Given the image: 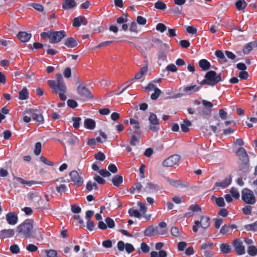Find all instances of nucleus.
Returning <instances> with one entry per match:
<instances>
[{"mask_svg":"<svg viewBox=\"0 0 257 257\" xmlns=\"http://www.w3.org/2000/svg\"><path fill=\"white\" fill-rule=\"evenodd\" d=\"M48 84L53 92L59 94L61 100L64 101L67 99L65 94L66 92V86L61 74H56L55 80H48Z\"/></svg>","mask_w":257,"mask_h":257,"instance_id":"nucleus-1","label":"nucleus"},{"mask_svg":"<svg viewBox=\"0 0 257 257\" xmlns=\"http://www.w3.org/2000/svg\"><path fill=\"white\" fill-rule=\"evenodd\" d=\"M24 116L23 120L28 123L31 120L32 117L33 119L39 122H43L44 118L41 110L37 109L28 108L24 112Z\"/></svg>","mask_w":257,"mask_h":257,"instance_id":"nucleus-2","label":"nucleus"},{"mask_svg":"<svg viewBox=\"0 0 257 257\" xmlns=\"http://www.w3.org/2000/svg\"><path fill=\"white\" fill-rule=\"evenodd\" d=\"M33 220H25L22 224L17 226V231L26 238H29L33 233Z\"/></svg>","mask_w":257,"mask_h":257,"instance_id":"nucleus-3","label":"nucleus"},{"mask_svg":"<svg viewBox=\"0 0 257 257\" xmlns=\"http://www.w3.org/2000/svg\"><path fill=\"white\" fill-rule=\"evenodd\" d=\"M204 77L207 79L209 85L212 86L222 81L221 73H220L217 75L216 73L213 70H210L207 72Z\"/></svg>","mask_w":257,"mask_h":257,"instance_id":"nucleus-4","label":"nucleus"},{"mask_svg":"<svg viewBox=\"0 0 257 257\" xmlns=\"http://www.w3.org/2000/svg\"><path fill=\"white\" fill-rule=\"evenodd\" d=\"M61 138L62 140L58 139L57 141L60 142L65 148H66V146L63 140L66 141L68 144L71 146L74 145L78 141L77 137L69 132L63 133L61 135Z\"/></svg>","mask_w":257,"mask_h":257,"instance_id":"nucleus-5","label":"nucleus"},{"mask_svg":"<svg viewBox=\"0 0 257 257\" xmlns=\"http://www.w3.org/2000/svg\"><path fill=\"white\" fill-rule=\"evenodd\" d=\"M150 125L149 130L154 133H157L160 129L159 119L157 118L156 114L151 113L149 117Z\"/></svg>","mask_w":257,"mask_h":257,"instance_id":"nucleus-6","label":"nucleus"},{"mask_svg":"<svg viewBox=\"0 0 257 257\" xmlns=\"http://www.w3.org/2000/svg\"><path fill=\"white\" fill-rule=\"evenodd\" d=\"M241 198L242 200L248 204H254L256 201L252 191L248 189H244L242 191Z\"/></svg>","mask_w":257,"mask_h":257,"instance_id":"nucleus-7","label":"nucleus"},{"mask_svg":"<svg viewBox=\"0 0 257 257\" xmlns=\"http://www.w3.org/2000/svg\"><path fill=\"white\" fill-rule=\"evenodd\" d=\"M50 34V42L51 44L59 43L66 36V32L63 30L60 31H51V33Z\"/></svg>","mask_w":257,"mask_h":257,"instance_id":"nucleus-8","label":"nucleus"},{"mask_svg":"<svg viewBox=\"0 0 257 257\" xmlns=\"http://www.w3.org/2000/svg\"><path fill=\"white\" fill-rule=\"evenodd\" d=\"M78 93L84 99H91L93 95L90 90L85 87L84 84H80L77 87Z\"/></svg>","mask_w":257,"mask_h":257,"instance_id":"nucleus-9","label":"nucleus"},{"mask_svg":"<svg viewBox=\"0 0 257 257\" xmlns=\"http://www.w3.org/2000/svg\"><path fill=\"white\" fill-rule=\"evenodd\" d=\"M180 160V156L178 155H173L168 157L163 162L164 167H170L175 165Z\"/></svg>","mask_w":257,"mask_h":257,"instance_id":"nucleus-10","label":"nucleus"},{"mask_svg":"<svg viewBox=\"0 0 257 257\" xmlns=\"http://www.w3.org/2000/svg\"><path fill=\"white\" fill-rule=\"evenodd\" d=\"M27 197L29 200H31L35 204L40 205L41 201L42 200V197L40 195L39 193L36 191H31L28 193Z\"/></svg>","mask_w":257,"mask_h":257,"instance_id":"nucleus-11","label":"nucleus"},{"mask_svg":"<svg viewBox=\"0 0 257 257\" xmlns=\"http://www.w3.org/2000/svg\"><path fill=\"white\" fill-rule=\"evenodd\" d=\"M236 155L239 158L240 163H249V157L245 150L240 147L236 152Z\"/></svg>","mask_w":257,"mask_h":257,"instance_id":"nucleus-12","label":"nucleus"},{"mask_svg":"<svg viewBox=\"0 0 257 257\" xmlns=\"http://www.w3.org/2000/svg\"><path fill=\"white\" fill-rule=\"evenodd\" d=\"M71 181L74 182V184L77 186H81L83 182L82 178L80 176L78 173L76 171H72L69 173Z\"/></svg>","mask_w":257,"mask_h":257,"instance_id":"nucleus-13","label":"nucleus"},{"mask_svg":"<svg viewBox=\"0 0 257 257\" xmlns=\"http://www.w3.org/2000/svg\"><path fill=\"white\" fill-rule=\"evenodd\" d=\"M233 246L238 255H242L245 253L244 246L241 240L239 239L235 240L233 242Z\"/></svg>","mask_w":257,"mask_h":257,"instance_id":"nucleus-14","label":"nucleus"},{"mask_svg":"<svg viewBox=\"0 0 257 257\" xmlns=\"http://www.w3.org/2000/svg\"><path fill=\"white\" fill-rule=\"evenodd\" d=\"M6 219L9 224L14 225L17 223L18 217L14 212H9L6 214Z\"/></svg>","mask_w":257,"mask_h":257,"instance_id":"nucleus-15","label":"nucleus"},{"mask_svg":"<svg viewBox=\"0 0 257 257\" xmlns=\"http://www.w3.org/2000/svg\"><path fill=\"white\" fill-rule=\"evenodd\" d=\"M189 210L190 211L186 212L184 214V216L185 217L188 218L193 216L194 215V212L201 211V208L198 205L195 204L191 205L189 207Z\"/></svg>","mask_w":257,"mask_h":257,"instance_id":"nucleus-16","label":"nucleus"},{"mask_svg":"<svg viewBox=\"0 0 257 257\" xmlns=\"http://www.w3.org/2000/svg\"><path fill=\"white\" fill-rule=\"evenodd\" d=\"M159 190H160V187L158 185L150 182L148 183L144 188V191L148 193H153Z\"/></svg>","mask_w":257,"mask_h":257,"instance_id":"nucleus-17","label":"nucleus"},{"mask_svg":"<svg viewBox=\"0 0 257 257\" xmlns=\"http://www.w3.org/2000/svg\"><path fill=\"white\" fill-rule=\"evenodd\" d=\"M15 234V230L12 229H3L0 231V239H4L13 237Z\"/></svg>","mask_w":257,"mask_h":257,"instance_id":"nucleus-18","label":"nucleus"},{"mask_svg":"<svg viewBox=\"0 0 257 257\" xmlns=\"http://www.w3.org/2000/svg\"><path fill=\"white\" fill-rule=\"evenodd\" d=\"M232 178L230 176L226 177L221 182L215 183V186L220 187L222 188H225L228 187L231 183Z\"/></svg>","mask_w":257,"mask_h":257,"instance_id":"nucleus-19","label":"nucleus"},{"mask_svg":"<svg viewBox=\"0 0 257 257\" xmlns=\"http://www.w3.org/2000/svg\"><path fill=\"white\" fill-rule=\"evenodd\" d=\"M77 5L75 0H64L62 4V8L68 10L74 8Z\"/></svg>","mask_w":257,"mask_h":257,"instance_id":"nucleus-20","label":"nucleus"},{"mask_svg":"<svg viewBox=\"0 0 257 257\" xmlns=\"http://www.w3.org/2000/svg\"><path fill=\"white\" fill-rule=\"evenodd\" d=\"M82 24L83 25L87 24V21L84 17L79 16L74 19L73 23L74 27H79Z\"/></svg>","mask_w":257,"mask_h":257,"instance_id":"nucleus-21","label":"nucleus"},{"mask_svg":"<svg viewBox=\"0 0 257 257\" xmlns=\"http://www.w3.org/2000/svg\"><path fill=\"white\" fill-rule=\"evenodd\" d=\"M32 37L31 33H28L25 32H20L17 34V37L23 43L27 42Z\"/></svg>","mask_w":257,"mask_h":257,"instance_id":"nucleus-22","label":"nucleus"},{"mask_svg":"<svg viewBox=\"0 0 257 257\" xmlns=\"http://www.w3.org/2000/svg\"><path fill=\"white\" fill-rule=\"evenodd\" d=\"M236 227L235 225H224L220 230V233L223 235L226 233H231L232 230Z\"/></svg>","mask_w":257,"mask_h":257,"instance_id":"nucleus-23","label":"nucleus"},{"mask_svg":"<svg viewBox=\"0 0 257 257\" xmlns=\"http://www.w3.org/2000/svg\"><path fill=\"white\" fill-rule=\"evenodd\" d=\"M158 227H154L153 226H150L145 230V235L146 236H151L156 235L158 233Z\"/></svg>","mask_w":257,"mask_h":257,"instance_id":"nucleus-24","label":"nucleus"},{"mask_svg":"<svg viewBox=\"0 0 257 257\" xmlns=\"http://www.w3.org/2000/svg\"><path fill=\"white\" fill-rule=\"evenodd\" d=\"M64 44L68 48H74L78 45L76 39L73 37H69L66 39Z\"/></svg>","mask_w":257,"mask_h":257,"instance_id":"nucleus-25","label":"nucleus"},{"mask_svg":"<svg viewBox=\"0 0 257 257\" xmlns=\"http://www.w3.org/2000/svg\"><path fill=\"white\" fill-rule=\"evenodd\" d=\"M202 103L204 106L207 107V108L204 109L203 112L205 114H210L211 112V108L213 106V104L209 101L206 100H202Z\"/></svg>","mask_w":257,"mask_h":257,"instance_id":"nucleus-26","label":"nucleus"},{"mask_svg":"<svg viewBox=\"0 0 257 257\" xmlns=\"http://www.w3.org/2000/svg\"><path fill=\"white\" fill-rule=\"evenodd\" d=\"M199 90V87L196 85L188 86L184 88L183 91L188 95H190L194 92H197Z\"/></svg>","mask_w":257,"mask_h":257,"instance_id":"nucleus-27","label":"nucleus"},{"mask_svg":"<svg viewBox=\"0 0 257 257\" xmlns=\"http://www.w3.org/2000/svg\"><path fill=\"white\" fill-rule=\"evenodd\" d=\"M95 121L91 118H86L84 122V126L90 130H93L95 128Z\"/></svg>","mask_w":257,"mask_h":257,"instance_id":"nucleus-28","label":"nucleus"},{"mask_svg":"<svg viewBox=\"0 0 257 257\" xmlns=\"http://www.w3.org/2000/svg\"><path fill=\"white\" fill-rule=\"evenodd\" d=\"M200 226L204 229L207 228L210 224V217L208 216H203L201 218Z\"/></svg>","mask_w":257,"mask_h":257,"instance_id":"nucleus-29","label":"nucleus"},{"mask_svg":"<svg viewBox=\"0 0 257 257\" xmlns=\"http://www.w3.org/2000/svg\"><path fill=\"white\" fill-rule=\"evenodd\" d=\"M199 66L204 71L208 70L211 67L210 62L206 59L200 60L199 62Z\"/></svg>","mask_w":257,"mask_h":257,"instance_id":"nucleus-30","label":"nucleus"},{"mask_svg":"<svg viewBox=\"0 0 257 257\" xmlns=\"http://www.w3.org/2000/svg\"><path fill=\"white\" fill-rule=\"evenodd\" d=\"M123 182V178L121 175H115L112 179V182L114 186H120Z\"/></svg>","mask_w":257,"mask_h":257,"instance_id":"nucleus-31","label":"nucleus"},{"mask_svg":"<svg viewBox=\"0 0 257 257\" xmlns=\"http://www.w3.org/2000/svg\"><path fill=\"white\" fill-rule=\"evenodd\" d=\"M211 199L215 201L216 205L219 207H224L225 205L224 199L221 197H216L214 196H212Z\"/></svg>","mask_w":257,"mask_h":257,"instance_id":"nucleus-32","label":"nucleus"},{"mask_svg":"<svg viewBox=\"0 0 257 257\" xmlns=\"http://www.w3.org/2000/svg\"><path fill=\"white\" fill-rule=\"evenodd\" d=\"M215 56L218 58V61L222 63H226L227 61L224 54L221 50H216L215 52Z\"/></svg>","mask_w":257,"mask_h":257,"instance_id":"nucleus-33","label":"nucleus"},{"mask_svg":"<svg viewBox=\"0 0 257 257\" xmlns=\"http://www.w3.org/2000/svg\"><path fill=\"white\" fill-rule=\"evenodd\" d=\"M191 125V122L188 119L184 120L183 123L181 124V128L183 132L187 133L189 132V126Z\"/></svg>","mask_w":257,"mask_h":257,"instance_id":"nucleus-34","label":"nucleus"},{"mask_svg":"<svg viewBox=\"0 0 257 257\" xmlns=\"http://www.w3.org/2000/svg\"><path fill=\"white\" fill-rule=\"evenodd\" d=\"M247 6L244 0H238L235 3V7L238 11H243Z\"/></svg>","mask_w":257,"mask_h":257,"instance_id":"nucleus-35","label":"nucleus"},{"mask_svg":"<svg viewBox=\"0 0 257 257\" xmlns=\"http://www.w3.org/2000/svg\"><path fill=\"white\" fill-rule=\"evenodd\" d=\"M29 97V92L28 89L24 87L19 92V99L21 100H26Z\"/></svg>","mask_w":257,"mask_h":257,"instance_id":"nucleus-36","label":"nucleus"},{"mask_svg":"<svg viewBox=\"0 0 257 257\" xmlns=\"http://www.w3.org/2000/svg\"><path fill=\"white\" fill-rule=\"evenodd\" d=\"M151 257H167V252L164 250H161L158 252L153 251L150 253Z\"/></svg>","mask_w":257,"mask_h":257,"instance_id":"nucleus-37","label":"nucleus"},{"mask_svg":"<svg viewBox=\"0 0 257 257\" xmlns=\"http://www.w3.org/2000/svg\"><path fill=\"white\" fill-rule=\"evenodd\" d=\"M221 252L225 254L229 253L231 251L230 246L227 243H222L220 245Z\"/></svg>","mask_w":257,"mask_h":257,"instance_id":"nucleus-38","label":"nucleus"},{"mask_svg":"<svg viewBox=\"0 0 257 257\" xmlns=\"http://www.w3.org/2000/svg\"><path fill=\"white\" fill-rule=\"evenodd\" d=\"M249 170V163H240L239 165V171L242 173H246Z\"/></svg>","mask_w":257,"mask_h":257,"instance_id":"nucleus-39","label":"nucleus"},{"mask_svg":"<svg viewBox=\"0 0 257 257\" xmlns=\"http://www.w3.org/2000/svg\"><path fill=\"white\" fill-rule=\"evenodd\" d=\"M128 213L131 217H135L137 218H140L141 216V213L137 209H134L132 208L129 209Z\"/></svg>","mask_w":257,"mask_h":257,"instance_id":"nucleus-40","label":"nucleus"},{"mask_svg":"<svg viewBox=\"0 0 257 257\" xmlns=\"http://www.w3.org/2000/svg\"><path fill=\"white\" fill-rule=\"evenodd\" d=\"M148 68L147 67H143L140 71L137 73L135 76V79H141L143 75L147 72Z\"/></svg>","mask_w":257,"mask_h":257,"instance_id":"nucleus-41","label":"nucleus"},{"mask_svg":"<svg viewBox=\"0 0 257 257\" xmlns=\"http://www.w3.org/2000/svg\"><path fill=\"white\" fill-rule=\"evenodd\" d=\"M247 251L250 256H255L257 254V248L254 245L249 246Z\"/></svg>","mask_w":257,"mask_h":257,"instance_id":"nucleus-42","label":"nucleus"},{"mask_svg":"<svg viewBox=\"0 0 257 257\" xmlns=\"http://www.w3.org/2000/svg\"><path fill=\"white\" fill-rule=\"evenodd\" d=\"M43 252L47 257H57V252L54 249L44 250Z\"/></svg>","mask_w":257,"mask_h":257,"instance_id":"nucleus-43","label":"nucleus"},{"mask_svg":"<svg viewBox=\"0 0 257 257\" xmlns=\"http://www.w3.org/2000/svg\"><path fill=\"white\" fill-rule=\"evenodd\" d=\"M244 228L247 231H256L257 230V221L253 223L245 225Z\"/></svg>","mask_w":257,"mask_h":257,"instance_id":"nucleus-44","label":"nucleus"},{"mask_svg":"<svg viewBox=\"0 0 257 257\" xmlns=\"http://www.w3.org/2000/svg\"><path fill=\"white\" fill-rule=\"evenodd\" d=\"M155 8L160 10H165L167 8L166 5L162 1H158L155 4Z\"/></svg>","mask_w":257,"mask_h":257,"instance_id":"nucleus-45","label":"nucleus"},{"mask_svg":"<svg viewBox=\"0 0 257 257\" xmlns=\"http://www.w3.org/2000/svg\"><path fill=\"white\" fill-rule=\"evenodd\" d=\"M86 188L88 191H91L93 188L97 189V185L96 182H92V181H89L87 183Z\"/></svg>","mask_w":257,"mask_h":257,"instance_id":"nucleus-46","label":"nucleus"},{"mask_svg":"<svg viewBox=\"0 0 257 257\" xmlns=\"http://www.w3.org/2000/svg\"><path fill=\"white\" fill-rule=\"evenodd\" d=\"M171 234L175 237H180L181 235V231L179 228L176 226H173L171 229Z\"/></svg>","mask_w":257,"mask_h":257,"instance_id":"nucleus-47","label":"nucleus"},{"mask_svg":"<svg viewBox=\"0 0 257 257\" xmlns=\"http://www.w3.org/2000/svg\"><path fill=\"white\" fill-rule=\"evenodd\" d=\"M166 180L172 186L174 187H178L179 180H174L169 178V177L165 178Z\"/></svg>","mask_w":257,"mask_h":257,"instance_id":"nucleus-48","label":"nucleus"},{"mask_svg":"<svg viewBox=\"0 0 257 257\" xmlns=\"http://www.w3.org/2000/svg\"><path fill=\"white\" fill-rule=\"evenodd\" d=\"M105 155L102 152L99 151L94 155V158L99 161H103L105 159Z\"/></svg>","mask_w":257,"mask_h":257,"instance_id":"nucleus-49","label":"nucleus"},{"mask_svg":"<svg viewBox=\"0 0 257 257\" xmlns=\"http://www.w3.org/2000/svg\"><path fill=\"white\" fill-rule=\"evenodd\" d=\"M130 123L133 125V128L136 130H139L140 128V123L138 120L134 118H130Z\"/></svg>","mask_w":257,"mask_h":257,"instance_id":"nucleus-50","label":"nucleus"},{"mask_svg":"<svg viewBox=\"0 0 257 257\" xmlns=\"http://www.w3.org/2000/svg\"><path fill=\"white\" fill-rule=\"evenodd\" d=\"M10 250L13 254H18L20 252V249L18 245L14 244L10 247Z\"/></svg>","mask_w":257,"mask_h":257,"instance_id":"nucleus-51","label":"nucleus"},{"mask_svg":"<svg viewBox=\"0 0 257 257\" xmlns=\"http://www.w3.org/2000/svg\"><path fill=\"white\" fill-rule=\"evenodd\" d=\"M105 222L106 223L107 227L110 228H112L115 226V223L114 220L110 218V217H107L105 218Z\"/></svg>","mask_w":257,"mask_h":257,"instance_id":"nucleus-52","label":"nucleus"},{"mask_svg":"<svg viewBox=\"0 0 257 257\" xmlns=\"http://www.w3.org/2000/svg\"><path fill=\"white\" fill-rule=\"evenodd\" d=\"M252 48L251 46L249 43H247L245 45L243 48V52L244 54L247 55L252 50Z\"/></svg>","mask_w":257,"mask_h":257,"instance_id":"nucleus-53","label":"nucleus"},{"mask_svg":"<svg viewBox=\"0 0 257 257\" xmlns=\"http://www.w3.org/2000/svg\"><path fill=\"white\" fill-rule=\"evenodd\" d=\"M154 90V92L152 94L151 98L152 100H156L159 97L160 94L161 93V91L157 87Z\"/></svg>","mask_w":257,"mask_h":257,"instance_id":"nucleus-54","label":"nucleus"},{"mask_svg":"<svg viewBox=\"0 0 257 257\" xmlns=\"http://www.w3.org/2000/svg\"><path fill=\"white\" fill-rule=\"evenodd\" d=\"M81 118L79 117H73L72 120L73 121V126L75 128H78L80 125V121Z\"/></svg>","mask_w":257,"mask_h":257,"instance_id":"nucleus-55","label":"nucleus"},{"mask_svg":"<svg viewBox=\"0 0 257 257\" xmlns=\"http://www.w3.org/2000/svg\"><path fill=\"white\" fill-rule=\"evenodd\" d=\"M213 246V243L212 242H204L201 244L200 249L205 250L211 248Z\"/></svg>","mask_w":257,"mask_h":257,"instance_id":"nucleus-56","label":"nucleus"},{"mask_svg":"<svg viewBox=\"0 0 257 257\" xmlns=\"http://www.w3.org/2000/svg\"><path fill=\"white\" fill-rule=\"evenodd\" d=\"M38 247L34 244H29L27 247L26 249L30 252H33L38 250Z\"/></svg>","mask_w":257,"mask_h":257,"instance_id":"nucleus-57","label":"nucleus"},{"mask_svg":"<svg viewBox=\"0 0 257 257\" xmlns=\"http://www.w3.org/2000/svg\"><path fill=\"white\" fill-rule=\"evenodd\" d=\"M41 144L40 142L36 143L35 145V149L34 150V153L36 155L38 156L40 155L41 152Z\"/></svg>","mask_w":257,"mask_h":257,"instance_id":"nucleus-58","label":"nucleus"},{"mask_svg":"<svg viewBox=\"0 0 257 257\" xmlns=\"http://www.w3.org/2000/svg\"><path fill=\"white\" fill-rule=\"evenodd\" d=\"M230 193H231V196L235 199H238L239 197V193L236 188L233 187L231 188Z\"/></svg>","mask_w":257,"mask_h":257,"instance_id":"nucleus-59","label":"nucleus"},{"mask_svg":"<svg viewBox=\"0 0 257 257\" xmlns=\"http://www.w3.org/2000/svg\"><path fill=\"white\" fill-rule=\"evenodd\" d=\"M166 29V26L162 23H159L156 26V30L161 33L164 32Z\"/></svg>","mask_w":257,"mask_h":257,"instance_id":"nucleus-60","label":"nucleus"},{"mask_svg":"<svg viewBox=\"0 0 257 257\" xmlns=\"http://www.w3.org/2000/svg\"><path fill=\"white\" fill-rule=\"evenodd\" d=\"M67 103L68 106L72 108H74L78 105L77 102L73 99H68L67 101Z\"/></svg>","mask_w":257,"mask_h":257,"instance_id":"nucleus-61","label":"nucleus"},{"mask_svg":"<svg viewBox=\"0 0 257 257\" xmlns=\"http://www.w3.org/2000/svg\"><path fill=\"white\" fill-rule=\"evenodd\" d=\"M94 180L99 184H104L105 183V180L100 176L95 175L93 177Z\"/></svg>","mask_w":257,"mask_h":257,"instance_id":"nucleus-62","label":"nucleus"},{"mask_svg":"<svg viewBox=\"0 0 257 257\" xmlns=\"http://www.w3.org/2000/svg\"><path fill=\"white\" fill-rule=\"evenodd\" d=\"M138 205L140 207V211L143 214L146 213L147 211V208L145 204L140 202H138Z\"/></svg>","mask_w":257,"mask_h":257,"instance_id":"nucleus-63","label":"nucleus"},{"mask_svg":"<svg viewBox=\"0 0 257 257\" xmlns=\"http://www.w3.org/2000/svg\"><path fill=\"white\" fill-rule=\"evenodd\" d=\"M137 22L139 25H145L147 23V20L143 17L140 16L137 17Z\"/></svg>","mask_w":257,"mask_h":257,"instance_id":"nucleus-64","label":"nucleus"}]
</instances>
